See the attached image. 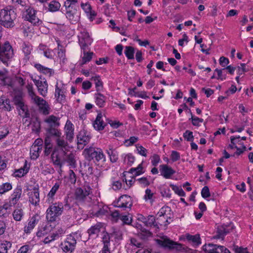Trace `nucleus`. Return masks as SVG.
<instances>
[{
    "label": "nucleus",
    "mask_w": 253,
    "mask_h": 253,
    "mask_svg": "<svg viewBox=\"0 0 253 253\" xmlns=\"http://www.w3.org/2000/svg\"><path fill=\"white\" fill-rule=\"evenodd\" d=\"M201 195L205 199L210 197V190L208 186H205L203 188L201 191Z\"/></svg>",
    "instance_id": "nucleus-60"
},
{
    "label": "nucleus",
    "mask_w": 253,
    "mask_h": 253,
    "mask_svg": "<svg viewBox=\"0 0 253 253\" xmlns=\"http://www.w3.org/2000/svg\"><path fill=\"white\" fill-rule=\"evenodd\" d=\"M170 186L174 192L179 196L184 197L185 196V193L181 187L172 184H170Z\"/></svg>",
    "instance_id": "nucleus-46"
},
{
    "label": "nucleus",
    "mask_w": 253,
    "mask_h": 253,
    "mask_svg": "<svg viewBox=\"0 0 253 253\" xmlns=\"http://www.w3.org/2000/svg\"><path fill=\"white\" fill-rule=\"evenodd\" d=\"M22 190L20 186L17 187L13 191V194L11 195L10 203L11 205L16 204L21 197Z\"/></svg>",
    "instance_id": "nucleus-20"
},
{
    "label": "nucleus",
    "mask_w": 253,
    "mask_h": 253,
    "mask_svg": "<svg viewBox=\"0 0 253 253\" xmlns=\"http://www.w3.org/2000/svg\"><path fill=\"white\" fill-rule=\"evenodd\" d=\"M56 143L57 146L63 150L64 149H66V147L68 146V144L67 141H66L63 138L60 137H58L56 140Z\"/></svg>",
    "instance_id": "nucleus-41"
},
{
    "label": "nucleus",
    "mask_w": 253,
    "mask_h": 253,
    "mask_svg": "<svg viewBox=\"0 0 253 253\" xmlns=\"http://www.w3.org/2000/svg\"><path fill=\"white\" fill-rule=\"evenodd\" d=\"M0 109H4L6 111H10L11 106L10 104V100L5 97H1L0 98Z\"/></svg>",
    "instance_id": "nucleus-26"
},
{
    "label": "nucleus",
    "mask_w": 253,
    "mask_h": 253,
    "mask_svg": "<svg viewBox=\"0 0 253 253\" xmlns=\"http://www.w3.org/2000/svg\"><path fill=\"white\" fill-rule=\"evenodd\" d=\"M63 211L62 203H55L50 205L46 210V217L50 222L55 221L56 218L61 215Z\"/></svg>",
    "instance_id": "nucleus-3"
},
{
    "label": "nucleus",
    "mask_w": 253,
    "mask_h": 253,
    "mask_svg": "<svg viewBox=\"0 0 253 253\" xmlns=\"http://www.w3.org/2000/svg\"><path fill=\"white\" fill-rule=\"evenodd\" d=\"M155 218L153 215H149L146 217L145 225L146 226H155Z\"/></svg>",
    "instance_id": "nucleus-53"
},
{
    "label": "nucleus",
    "mask_w": 253,
    "mask_h": 253,
    "mask_svg": "<svg viewBox=\"0 0 253 253\" xmlns=\"http://www.w3.org/2000/svg\"><path fill=\"white\" fill-rule=\"evenodd\" d=\"M90 189L88 187H80L76 189L75 193L76 199L79 201H83L89 194Z\"/></svg>",
    "instance_id": "nucleus-12"
},
{
    "label": "nucleus",
    "mask_w": 253,
    "mask_h": 253,
    "mask_svg": "<svg viewBox=\"0 0 253 253\" xmlns=\"http://www.w3.org/2000/svg\"><path fill=\"white\" fill-rule=\"evenodd\" d=\"M102 233V242L103 244V246H110L111 234L105 231H103Z\"/></svg>",
    "instance_id": "nucleus-38"
},
{
    "label": "nucleus",
    "mask_w": 253,
    "mask_h": 253,
    "mask_svg": "<svg viewBox=\"0 0 253 253\" xmlns=\"http://www.w3.org/2000/svg\"><path fill=\"white\" fill-rule=\"evenodd\" d=\"M51 158L54 165L58 166L60 167L62 166V164L61 162L60 158L56 152L54 151L51 154Z\"/></svg>",
    "instance_id": "nucleus-40"
},
{
    "label": "nucleus",
    "mask_w": 253,
    "mask_h": 253,
    "mask_svg": "<svg viewBox=\"0 0 253 253\" xmlns=\"http://www.w3.org/2000/svg\"><path fill=\"white\" fill-rule=\"evenodd\" d=\"M130 244L139 248H143L144 243L137 241L135 238H131Z\"/></svg>",
    "instance_id": "nucleus-58"
},
{
    "label": "nucleus",
    "mask_w": 253,
    "mask_h": 253,
    "mask_svg": "<svg viewBox=\"0 0 253 253\" xmlns=\"http://www.w3.org/2000/svg\"><path fill=\"white\" fill-rule=\"evenodd\" d=\"M136 180L139 182L140 184L142 185L144 187L148 186L150 184V182L149 181L147 177H141L137 179Z\"/></svg>",
    "instance_id": "nucleus-63"
},
{
    "label": "nucleus",
    "mask_w": 253,
    "mask_h": 253,
    "mask_svg": "<svg viewBox=\"0 0 253 253\" xmlns=\"http://www.w3.org/2000/svg\"><path fill=\"white\" fill-rule=\"evenodd\" d=\"M12 188V185L8 182L3 183L0 185V194H4V193L10 190Z\"/></svg>",
    "instance_id": "nucleus-44"
},
{
    "label": "nucleus",
    "mask_w": 253,
    "mask_h": 253,
    "mask_svg": "<svg viewBox=\"0 0 253 253\" xmlns=\"http://www.w3.org/2000/svg\"><path fill=\"white\" fill-rule=\"evenodd\" d=\"M102 227L103 224L100 222L97 223L95 225L91 226L87 230V233L88 234L89 237L93 236L97 237Z\"/></svg>",
    "instance_id": "nucleus-19"
},
{
    "label": "nucleus",
    "mask_w": 253,
    "mask_h": 253,
    "mask_svg": "<svg viewBox=\"0 0 253 253\" xmlns=\"http://www.w3.org/2000/svg\"><path fill=\"white\" fill-rule=\"evenodd\" d=\"M26 12V18L33 25L38 26L42 24V21L36 15L37 11L33 8L29 7Z\"/></svg>",
    "instance_id": "nucleus-10"
},
{
    "label": "nucleus",
    "mask_w": 253,
    "mask_h": 253,
    "mask_svg": "<svg viewBox=\"0 0 253 253\" xmlns=\"http://www.w3.org/2000/svg\"><path fill=\"white\" fill-rule=\"evenodd\" d=\"M95 102L98 107L102 108L105 106L106 97L100 93L94 95Z\"/></svg>",
    "instance_id": "nucleus-22"
},
{
    "label": "nucleus",
    "mask_w": 253,
    "mask_h": 253,
    "mask_svg": "<svg viewBox=\"0 0 253 253\" xmlns=\"http://www.w3.org/2000/svg\"><path fill=\"white\" fill-rule=\"evenodd\" d=\"M154 194L152 192L151 190L150 189H146L145 190V194L144 197V199L145 201L150 200L152 202L153 201L152 200V198L153 197Z\"/></svg>",
    "instance_id": "nucleus-59"
},
{
    "label": "nucleus",
    "mask_w": 253,
    "mask_h": 253,
    "mask_svg": "<svg viewBox=\"0 0 253 253\" xmlns=\"http://www.w3.org/2000/svg\"><path fill=\"white\" fill-rule=\"evenodd\" d=\"M203 249L206 253H231L225 247L212 244L205 245Z\"/></svg>",
    "instance_id": "nucleus-7"
},
{
    "label": "nucleus",
    "mask_w": 253,
    "mask_h": 253,
    "mask_svg": "<svg viewBox=\"0 0 253 253\" xmlns=\"http://www.w3.org/2000/svg\"><path fill=\"white\" fill-rule=\"evenodd\" d=\"M185 238L194 247H197L201 244L200 235L198 234L194 235L186 234L185 235Z\"/></svg>",
    "instance_id": "nucleus-18"
},
{
    "label": "nucleus",
    "mask_w": 253,
    "mask_h": 253,
    "mask_svg": "<svg viewBox=\"0 0 253 253\" xmlns=\"http://www.w3.org/2000/svg\"><path fill=\"white\" fill-rule=\"evenodd\" d=\"M79 42L81 49L85 50L88 45L92 42L89 34L84 30L81 31L78 35Z\"/></svg>",
    "instance_id": "nucleus-8"
},
{
    "label": "nucleus",
    "mask_w": 253,
    "mask_h": 253,
    "mask_svg": "<svg viewBox=\"0 0 253 253\" xmlns=\"http://www.w3.org/2000/svg\"><path fill=\"white\" fill-rule=\"evenodd\" d=\"M124 53L128 59H134V49L133 47L126 46Z\"/></svg>",
    "instance_id": "nucleus-36"
},
{
    "label": "nucleus",
    "mask_w": 253,
    "mask_h": 253,
    "mask_svg": "<svg viewBox=\"0 0 253 253\" xmlns=\"http://www.w3.org/2000/svg\"><path fill=\"white\" fill-rule=\"evenodd\" d=\"M13 102L14 105L16 106L17 109L19 110L20 115L22 116L23 118L30 117V113L27 106L25 105L21 95H15L13 97Z\"/></svg>",
    "instance_id": "nucleus-4"
},
{
    "label": "nucleus",
    "mask_w": 253,
    "mask_h": 253,
    "mask_svg": "<svg viewBox=\"0 0 253 253\" xmlns=\"http://www.w3.org/2000/svg\"><path fill=\"white\" fill-rule=\"evenodd\" d=\"M105 126V123L102 120V115L101 113H98L95 120L93 123L94 129L97 130H102L104 128Z\"/></svg>",
    "instance_id": "nucleus-17"
},
{
    "label": "nucleus",
    "mask_w": 253,
    "mask_h": 253,
    "mask_svg": "<svg viewBox=\"0 0 253 253\" xmlns=\"http://www.w3.org/2000/svg\"><path fill=\"white\" fill-rule=\"evenodd\" d=\"M136 147L138 153L139 155H140L142 156H144V157L147 156V150H146V149H145L142 146L140 145L139 144L136 145Z\"/></svg>",
    "instance_id": "nucleus-57"
},
{
    "label": "nucleus",
    "mask_w": 253,
    "mask_h": 253,
    "mask_svg": "<svg viewBox=\"0 0 253 253\" xmlns=\"http://www.w3.org/2000/svg\"><path fill=\"white\" fill-rule=\"evenodd\" d=\"M11 247V244L10 242L3 241L0 242V253H7L8 249Z\"/></svg>",
    "instance_id": "nucleus-33"
},
{
    "label": "nucleus",
    "mask_w": 253,
    "mask_h": 253,
    "mask_svg": "<svg viewBox=\"0 0 253 253\" xmlns=\"http://www.w3.org/2000/svg\"><path fill=\"white\" fill-rule=\"evenodd\" d=\"M13 218L16 221H21L24 215V212L22 209H15L12 213Z\"/></svg>",
    "instance_id": "nucleus-34"
},
{
    "label": "nucleus",
    "mask_w": 253,
    "mask_h": 253,
    "mask_svg": "<svg viewBox=\"0 0 253 253\" xmlns=\"http://www.w3.org/2000/svg\"><path fill=\"white\" fill-rule=\"evenodd\" d=\"M61 6L60 3L56 0H52L48 3V11L54 12L58 11Z\"/></svg>",
    "instance_id": "nucleus-27"
},
{
    "label": "nucleus",
    "mask_w": 253,
    "mask_h": 253,
    "mask_svg": "<svg viewBox=\"0 0 253 253\" xmlns=\"http://www.w3.org/2000/svg\"><path fill=\"white\" fill-rule=\"evenodd\" d=\"M77 13L75 8L68 9L66 10V17L73 24L77 22V20L75 19V15Z\"/></svg>",
    "instance_id": "nucleus-30"
},
{
    "label": "nucleus",
    "mask_w": 253,
    "mask_h": 253,
    "mask_svg": "<svg viewBox=\"0 0 253 253\" xmlns=\"http://www.w3.org/2000/svg\"><path fill=\"white\" fill-rule=\"evenodd\" d=\"M160 193L162 197L170 198L171 197L170 190L168 187H163L160 188Z\"/></svg>",
    "instance_id": "nucleus-50"
},
{
    "label": "nucleus",
    "mask_w": 253,
    "mask_h": 253,
    "mask_svg": "<svg viewBox=\"0 0 253 253\" xmlns=\"http://www.w3.org/2000/svg\"><path fill=\"white\" fill-rule=\"evenodd\" d=\"M48 84L46 81H44L41 87H38L39 93L43 97H45L47 93Z\"/></svg>",
    "instance_id": "nucleus-39"
},
{
    "label": "nucleus",
    "mask_w": 253,
    "mask_h": 253,
    "mask_svg": "<svg viewBox=\"0 0 253 253\" xmlns=\"http://www.w3.org/2000/svg\"><path fill=\"white\" fill-rule=\"evenodd\" d=\"M8 133L9 131L6 126H0V139L5 137Z\"/></svg>",
    "instance_id": "nucleus-55"
},
{
    "label": "nucleus",
    "mask_w": 253,
    "mask_h": 253,
    "mask_svg": "<svg viewBox=\"0 0 253 253\" xmlns=\"http://www.w3.org/2000/svg\"><path fill=\"white\" fill-rule=\"evenodd\" d=\"M170 158L172 162H176L180 159V154L176 151H172L170 155Z\"/></svg>",
    "instance_id": "nucleus-64"
},
{
    "label": "nucleus",
    "mask_w": 253,
    "mask_h": 253,
    "mask_svg": "<svg viewBox=\"0 0 253 253\" xmlns=\"http://www.w3.org/2000/svg\"><path fill=\"white\" fill-rule=\"evenodd\" d=\"M157 244L161 247L169 248V249H175L177 250H181L182 249V245L174 242L167 237H163L160 239L155 240Z\"/></svg>",
    "instance_id": "nucleus-5"
},
{
    "label": "nucleus",
    "mask_w": 253,
    "mask_h": 253,
    "mask_svg": "<svg viewBox=\"0 0 253 253\" xmlns=\"http://www.w3.org/2000/svg\"><path fill=\"white\" fill-rule=\"evenodd\" d=\"M29 202L33 205L37 206L40 202L39 187H34L29 195Z\"/></svg>",
    "instance_id": "nucleus-15"
},
{
    "label": "nucleus",
    "mask_w": 253,
    "mask_h": 253,
    "mask_svg": "<svg viewBox=\"0 0 253 253\" xmlns=\"http://www.w3.org/2000/svg\"><path fill=\"white\" fill-rule=\"evenodd\" d=\"M34 66L40 72L49 77L51 76L54 73L53 70L52 69L44 67L40 64H36Z\"/></svg>",
    "instance_id": "nucleus-23"
},
{
    "label": "nucleus",
    "mask_w": 253,
    "mask_h": 253,
    "mask_svg": "<svg viewBox=\"0 0 253 253\" xmlns=\"http://www.w3.org/2000/svg\"><path fill=\"white\" fill-rule=\"evenodd\" d=\"M91 138L89 132L82 130L77 135V144L79 149H83L89 143Z\"/></svg>",
    "instance_id": "nucleus-6"
},
{
    "label": "nucleus",
    "mask_w": 253,
    "mask_h": 253,
    "mask_svg": "<svg viewBox=\"0 0 253 253\" xmlns=\"http://www.w3.org/2000/svg\"><path fill=\"white\" fill-rule=\"evenodd\" d=\"M66 161L72 167H76V160L73 153H70L66 156Z\"/></svg>",
    "instance_id": "nucleus-48"
},
{
    "label": "nucleus",
    "mask_w": 253,
    "mask_h": 253,
    "mask_svg": "<svg viewBox=\"0 0 253 253\" xmlns=\"http://www.w3.org/2000/svg\"><path fill=\"white\" fill-rule=\"evenodd\" d=\"M59 120V118L50 115L45 120V122L48 124V127H58L60 125Z\"/></svg>",
    "instance_id": "nucleus-21"
},
{
    "label": "nucleus",
    "mask_w": 253,
    "mask_h": 253,
    "mask_svg": "<svg viewBox=\"0 0 253 253\" xmlns=\"http://www.w3.org/2000/svg\"><path fill=\"white\" fill-rule=\"evenodd\" d=\"M160 171L161 175L166 179L171 178L172 175L175 173V171L167 165H161Z\"/></svg>",
    "instance_id": "nucleus-13"
},
{
    "label": "nucleus",
    "mask_w": 253,
    "mask_h": 253,
    "mask_svg": "<svg viewBox=\"0 0 253 253\" xmlns=\"http://www.w3.org/2000/svg\"><path fill=\"white\" fill-rule=\"evenodd\" d=\"M223 71H224L223 69H218L214 70V72L217 73V77L216 78L217 80L223 81L226 79V74L223 73Z\"/></svg>",
    "instance_id": "nucleus-61"
},
{
    "label": "nucleus",
    "mask_w": 253,
    "mask_h": 253,
    "mask_svg": "<svg viewBox=\"0 0 253 253\" xmlns=\"http://www.w3.org/2000/svg\"><path fill=\"white\" fill-rule=\"evenodd\" d=\"M59 184L58 183H55L54 186L52 187L49 192L47 194V202L48 203H52L54 196L56 193L57 191L58 190L59 188Z\"/></svg>",
    "instance_id": "nucleus-24"
},
{
    "label": "nucleus",
    "mask_w": 253,
    "mask_h": 253,
    "mask_svg": "<svg viewBox=\"0 0 253 253\" xmlns=\"http://www.w3.org/2000/svg\"><path fill=\"white\" fill-rule=\"evenodd\" d=\"M240 138V136H232L230 137V140H231V144L229 145L228 148H230L231 149H233L234 148H236L237 146L236 145L235 140L236 139H239Z\"/></svg>",
    "instance_id": "nucleus-62"
},
{
    "label": "nucleus",
    "mask_w": 253,
    "mask_h": 253,
    "mask_svg": "<svg viewBox=\"0 0 253 253\" xmlns=\"http://www.w3.org/2000/svg\"><path fill=\"white\" fill-rule=\"evenodd\" d=\"M129 173L137 176L144 173L143 171L142 163L139 164L136 168H132L129 169Z\"/></svg>",
    "instance_id": "nucleus-35"
},
{
    "label": "nucleus",
    "mask_w": 253,
    "mask_h": 253,
    "mask_svg": "<svg viewBox=\"0 0 253 253\" xmlns=\"http://www.w3.org/2000/svg\"><path fill=\"white\" fill-rule=\"evenodd\" d=\"M91 80L94 82L97 91H99L102 90L103 88V82L101 80L100 77L99 75L92 77Z\"/></svg>",
    "instance_id": "nucleus-32"
},
{
    "label": "nucleus",
    "mask_w": 253,
    "mask_h": 253,
    "mask_svg": "<svg viewBox=\"0 0 253 253\" xmlns=\"http://www.w3.org/2000/svg\"><path fill=\"white\" fill-rule=\"evenodd\" d=\"M139 236L142 239L145 240L152 236V233L148 230L144 228H141V232L139 233Z\"/></svg>",
    "instance_id": "nucleus-47"
},
{
    "label": "nucleus",
    "mask_w": 253,
    "mask_h": 253,
    "mask_svg": "<svg viewBox=\"0 0 253 253\" xmlns=\"http://www.w3.org/2000/svg\"><path fill=\"white\" fill-rule=\"evenodd\" d=\"M191 118L190 120H191L192 125L194 126H199L200 123H202L203 122L204 120L201 118H199L198 117H194L192 113H191Z\"/></svg>",
    "instance_id": "nucleus-54"
},
{
    "label": "nucleus",
    "mask_w": 253,
    "mask_h": 253,
    "mask_svg": "<svg viewBox=\"0 0 253 253\" xmlns=\"http://www.w3.org/2000/svg\"><path fill=\"white\" fill-rule=\"evenodd\" d=\"M38 217V215H34L29 219L28 225L25 226L24 229V231L25 233H30L34 229L35 225L39 221Z\"/></svg>",
    "instance_id": "nucleus-16"
},
{
    "label": "nucleus",
    "mask_w": 253,
    "mask_h": 253,
    "mask_svg": "<svg viewBox=\"0 0 253 253\" xmlns=\"http://www.w3.org/2000/svg\"><path fill=\"white\" fill-rule=\"evenodd\" d=\"M120 218L123 221V224L130 225L132 222V218L129 217V214L121 215Z\"/></svg>",
    "instance_id": "nucleus-51"
},
{
    "label": "nucleus",
    "mask_w": 253,
    "mask_h": 253,
    "mask_svg": "<svg viewBox=\"0 0 253 253\" xmlns=\"http://www.w3.org/2000/svg\"><path fill=\"white\" fill-rule=\"evenodd\" d=\"M57 127H48L46 128L47 132L51 136L57 137H60L61 132L59 129L57 128Z\"/></svg>",
    "instance_id": "nucleus-37"
},
{
    "label": "nucleus",
    "mask_w": 253,
    "mask_h": 253,
    "mask_svg": "<svg viewBox=\"0 0 253 253\" xmlns=\"http://www.w3.org/2000/svg\"><path fill=\"white\" fill-rule=\"evenodd\" d=\"M77 232L72 233L69 235L66 240L61 244V248L65 253H72L76 247L77 240L80 237Z\"/></svg>",
    "instance_id": "nucleus-2"
},
{
    "label": "nucleus",
    "mask_w": 253,
    "mask_h": 253,
    "mask_svg": "<svg viewBox=\"0 0 253 253\" xmlns=\"http://www.w3.org/2000/svg\"><path fill=\"white\" fill-rule=\"evenodd\" d=\"M183 136L187 141L192 142L194 140L193 132L188 130L185 131L183 133Z\"/></svg>",
    "instance_id": "nucleus-52"
},
{
    "label": "nucleus",
    "mask_w": 253,
    "mask_h": 253,
    "mask_svg": "<svg viewBox=\"0 0 253 253\" xmlns=\"http://www.w3.org/2000/svg\"><path fill=\"white\" fill-rule=\"evenodd\" d=\"M132 205L131 197L127 195H124L119 198L114 206L121 208H130Z\"/></svg>",
    "instance_id": "nucleus-11"
},
{
    "label": "nucleus",
    "mask_w": 253,
    "mask_h": 253,
    "mask_svg": "<svg viewBox=\"0 0 253 253\" xmlns=\"http://www.w3.org/2000/svg\"><path fill=\"white\" fill-rule=\"evenodd\" d=\"M107 154L110 157V160L112 163L116 162L118 159V154L117 151L112 148L109 149V150H107Z\"/></svg>",
    "instance_id": "nucleus-42"
},
{
    "label": "nucleus",
    "mask_w": 253,
    "mask_h": 253,
    "mask_svg": "<svg viewBox=\"0 0 253 253\" xmlns=\"http://www.w3.org/2000/svg\"><path fill=\"white\" fill-rule=\"evenodd\" d=\"M29 168L27 166V161H25L24 166L15 170L14 174L16 177H21L26 174L29 171Z\"/></svg>",
    "instance_id": "nucleus-28"
},
{
    "label": "nucleus",
    "mask_w": 253,
    "mask_h": 253,
    "mask_svg": "<svg viewBox=\"0 0 253 253\" xmlns=\"http://www.w3.org/2000/svg\"><path fill=\"white\" fill-rule=\"evenodd\" d=\"M85 50H84V56L82 57V64H84L87 62L90 61L92 57L93 54V52H87L85 51Z\"/></svg>",
    "instance_id": "nucleus-43"
},
{
    "label": "nucleus",
    "mask_w": 253,
    "mask_h": 253,
    "mask_svg": "<svg viewBox=\"0 0 253 253\" xmlns=\"http://www.w3.org/2000/svg\"><path fill=\"white\" fill-rule=\"evenodd\" d=\"M42 148L37 147L35 145H32L30 149L31 158L33 160H36L40 156V154L42 151Z\"/></svg>",
    "instance_id": "nucleus-29"
},
{
    "label": "nucleus",
    "mask_w": 253,
    "mask_h": 253,
    "mask_svg": "<svg viewBox=\"0 0 253 253\" xmlns=\"http://www.w3.org/2000/svg\"><path fill=\"white\" fill-rule=\"evenodd\" d=\"M84 153L87 160H94L95 162L98 163V165H100V163H103L106 161L102 150L99 148L93 147L86 148L84 150Z\"/></svg>",
    "instance_id": "nucleus-1"
},
{
    "label": "nucleus",
    "mask_w": 253,
    "mask_h": 253,
    "mask_svg": "<svg viewBox=\"0 0 253 253\" xmlns=\"http://www.w3.org/2000/svg\"><path fill=\"white\" fill-rule=\"evenodd\" d=\"M122 157L123 159L124 163L129 166H131L135 160L134 157L130 153L123 154Z\"/></svg>",
    "instance_id": "nucleus-31"
},
{
    "label": "nucleus",
    "mask_w": 253,
    "mask_h": 253,
    "mask_svg": "<svg viewBox=\"0 0 253 253\" xmlns=\"http://www.w3.org/2000/svg\"><path fill=\"white\" fill-rule=\"evenodd\" d=\"M66 139L69 142H72L74 136V127L72 122L68 120L64 127Z\"/></svg>",
    "instance_id": "nucleus-14"
},
{
    "label": "nucleus",
    "mask_w": 253,
    "mask_h": 253,
    "mask_svg": "<svg viewBox=\"0 0 253 253\" xmlns=\"http://www.w3.org/2000/svg\"><path fill=\"white\" fill-rule=\"evenodd\" d=\"M228 233V231L223 227L218 228L217 234L215 236L216 239H223L224 236Z\"/></svg>",
    "instance_id": "nucleus-49"
},
{
    "label": "nucleus",
    "mask_w": 253,
    "mask_h": 253,
    "mask_svg": "<svg viewBox=\"0 0 253 253\" xmlns=\"http://www.w3.org/2000/svg\"><path fill=\"white\" fill-rule=\"evenodd\" d=\"M55 96L56 97V100L58 102L61 103L65 100L64 91L58 87V83L56 84Z\"/></svg>",
    "instance_id": "nucleus-25"
},
{
    "label": "nucleus",
    "mask_w": 253,
    "mask_h": 253,
    "mask_svg": "<svg viewBox=\"0 0 253 253\" xmlns=\"http://www.w3.org/2000/svg\"><path fill=\"white\" fill-rule=\"evenodd\" d=\"M32 47L25 43L22 45V51L26 56H29L31 52Z\"/></svg>",
    "instance_id": "nucleus-56"
},
{
    "label": "nucleus",
    "mask_w": 253,
    "mask_h": 253,
    "mask_svg": "<svg viewBox=\"0 0 253 253\" xmlns=\"http://www.w3.org/2000/svg\"><path fill=\"white\" fill-rule=\"evenodd\" d=\"M33 102L38 105L40 109L44 114H48V105L46 101L43 98L37 96L36 94L31 97Z\"/></svg>",
    "instance_id": "nucleus-9"
},
{
    "label": "nucleus",
    "mask_w": 253,
    "mask_h": 253,
    "mask_svg": "<svg viewBox=\"0 0 253 253\" xmlns=\"http://www.w3.org/2000/svg\"><path fill=\"white\" fill-rule=\"evenodd\" d=\"M40 50H43V54L46 57L48 58H52V54L51 50L46 48L44 45H40L39 46Z\"/></svg>",
    "instance_id": "nucleus-45"
}]
</instances>
